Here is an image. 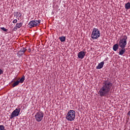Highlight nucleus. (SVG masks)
Segmentation results:
<instances>
[{
	"mask_svg": "<svg viewBox=\"0 0 130 130\" xmlns=\"http://www.w3.org/2000/svg\"><path fill=\"white\" fill-rule=\"evenodd\" d=\"M113 84L111 82L106 80L103 83L102 87L100 89L98 94L101 97H105L109 94L110 91L112 90Z\"/></svg>",
	"mask_w": 130,
	"mask_h": 130,
	"instance_id": "f257e3e1",
	"label": "nucleus"
},
{
	"mask_svg": "<svg viewBox=\"0 0 130 130\" xmlns=\"http://www.w3.org/2000/svg\"><path fill=\"white\" fill-rule=\"evenodd\" d=\"M66 118L68 121H73L76 118V112L73 110H70L67 113Z\"/></svg>",
	"mask_w": 130,
	"mask_h": 130,
	"instance_id": "f03ea898",
	"label": "nucleus"
},
{
	"mask_svg": "<svg viewBox=\"0 0 130 130\" xmlns=\"http://www.w3.org/2000/svg\"><path fill=\"white\" fill-rule=\"evenodd\" d=\"M127 36L124 35L121 37L119 41V46L120 48H125L126 46V44H127Z\"/></svg>",
	"mask_w": 130,
	"mask_h": 130,
	"instance_id": "7ed1b4c3",
	"label": "nucleus"
},
{
	"mask_svg": "<svg viewBox=\"0 0 130 130\" xmlns=\"http://www.w3.org/2000/svg\"><path fill=\"white\" fill-rule=\"evenodd\" d=\"M100 35H101V33L98 28H96L95 27L93 28L91 36V38H92L93 40H95V39H98L100 37Z\"/></svg>",
	"mask_w": 130,
	"mask_h": 130,
	"instance_id": "20e7f679",
	"label": "nucleus"
},
{
	"mask_svg": "<svg viewBox=\"0 0 130 130\" xmlns=\"http://www.w3.org/2000/svg\"><path fill=\"white\" fill-rule=\"evenodd\" d=\"M44 116V113H43V112L40 111L36 113L35 118L38 122H40L43 119Z\"/></svg>",
	"mask_w": 130,
	"mask_h": 130,
	"instance_id": "39448f33",
	"label": "nucleus"
},
{
	"mask_svg": "<svg viewBox=\"0 0 130 130\" xmlns=\"http://www.w3.org/2000/svg\"><path fill=\"white\" fill-rule=\"evenodd\" d=\"M20 111L21 110L20 109H16L15 110H14L10 116V119H13L14 117H17V116H19V114H20Z\"/></svg>",
	"mask_w": 130,
	"mask_h": 130,
	"instance_id": "423d86ee",
	"label": "nucleus"
},
{
	"mask_svg": "<svg viewBox=\"0 0 130 130\" xmlns=\"http://www.w3.org/2000/svg\"><path fill=\"white\" fill-rule=\"evenodd\" d=\"M27 51V49L26 48H22L19 51H18L17 54L18 57H20L21 56H23L25 54V52Z\"/></svg>",
	"mask_w": 130,
	"mask_h": 130,
	"instance_id": "0eeeda50",
	"label": "nucleus"
},
{
	"mask_svg": "<svg viewBox=\"0 0 130 130\" xmlns=\"http://www.w3.org/2000/svg\"><path fill=\"white\" fill-rule=\"evenodd\" d=\"M85 55H86V52L81 51L78 53L77 56L78 58H80V59H83V58L85 57Z\"/></svg>",
	"mask_w": 130,
	"mask_h": 130,
	"instance_id": "6e6552de",
	"label": "nucleus"
},
{
	"mask_svg": "<svg viewBox=\"0 0 130 130\" xmlns=\"http://www.w3.org/2000/svg\"><path fill=\"white\" fill-rule=\"evenodd\" d=\"M32 22L34 24H35V25H36V27H37V26H39L40 25V23H41V20H37L36 19L32 20Z\"/></svg>",
	"mask_w": 130,
	"mask_h": 130,
	"instance_id": "1a4fd4ad",
	"label": "nucleus"
},
{
	"mask_svg": "<svg viewBox=\"0 0 130 130\" xmlns=\"http://www.w3.org/2000/svg\"><path fill=\"white\" fill-rule=\"evenodd\" d=\"M23 25V23L20 22L19 23H17L16 25L14 26V30H18V29L21 28Z\"/></svg>",
	"mask_w": 130,
	"mask_h": 130,
	"instance_id": "9d476101",
	"label": "nucleus"
},
{
	"mask_svg": "<svg viewBox=\"0 0 130 130\" xmlns=\"http://www.w3.org/2000/svg\"><path fill=\"white\" fill-rule=\"evenodd\" d=\"M103 66H104V62L102 61L100 63H99L98 66H96V70H100L103 68Z\"/></svg>",
	"mask_w": 130,
	"mask_h": 130,
	"instance_id": "9b49d317",
	"label": "nucleus"
},
{
	"mask_svg": "<svg viewBox=\"0 0 130 130\" xmlns=\"http://www.w3.org/2000/svg\"><path fill=\"white\" fill-rule=\"evenodd\" d=\"M28 26L29 28H33L34 27H36L34 23L33 22V20L30 21L28 23Z\"/></svg>",
	"mask_w": 130,
	"mask_h": 130,
	"instance_id": "f8f14e48",
	"label": "nucleus"
},
{
	"mask_svg": "<svg viewBox=\"0 0 130 130\" xmlns=\"http://www.w3.org/2000/svg\"><path fill=\"white\" fill-rule=\"evenodd\" d=\"M119 46V45L118 44H116L114 45L113 46V50H114V51H117Z\"/></svg>",
	"mask_w": 130,
	"mask_h": 130,
	"instance_id": "ddd939ff",
	"label": "nucleus"
},
{
	"mask_svg": "<svg viewBox=\"0 0 130 130\" xmlns=\"http://www.w3.org/2000/svg\"><path fill=\"white\" fill-rule=\"evenodd\" d=\"M125 52V48H121L119 52V55H123V53Z\"/></svg>",
	"mask_w": 130,
	"mask_h": 130,
	"instance_id": "4468645a",
	"label": "nucleus"
},
{
	"mask_svg": "<svg viewBox=\"0 0 130 130\" xmlns=\"http://www.w3.org/2000/svg\"><path fill=\"white\" fill-rule=\"evenodd\" d=\"M125 9L126 10H129L130 9V3L128 2L125 4Z\"/></svg>",
	"mask_w": 130,
	"mask_h": 130,
	"instance_id": "2eb2a0df",
	"label": "nucleus"
},
{
	"mask_svg": "<svg viewBox=\"0 0 130 130\" xmlns=\"http://www.w3.org/2000/svg\"><path fill=\"white\" fill-rule=\"evenodd\" d=\"M59 39L61 41V42H64L66 41V37L61 36L59 38Z\"/></svg>",
	"mask_w": 130,
	"mask_h": 130,
	"instance_id": "dca6fc26",
	"label": "nucleus"
},
{
	"mask_svg": "<svg viewBox=\"0 0 130 130\" xmlns=\"http://www.w3.org/2000/svg\"><path fill=\"white\" fill-rule=\"evenodd\" d=\"M25 81V76H23L19 80V81H18L19 83H24V81Z\"/></svg>",
	"mask_w": 130,
	"mask_h": 130,
	"instance_id": "f3484780",
	"label": "nucleus"
},
{
	"mask_svg": "<svg viewBox=\"0 0 130 130\" xmlns=\"http://www.w3.org/2000/svg\"><path fill=\"white\" fill-rule=\"evenodd\" d=\"M20 83L18 81L14 82L13 84H12V87L14 88L15 87H16V86H18V84H19Z\"/></svg>",
	"mask_w": 130,
	"mask_h": 130,
	"instance_id": "a211bd4d",
	"label": "nucleus"
},
{
	"mask_svg": "<svg viewBox=\"0 0 130 130\" xmlns=\"http://www.w3.org/2000/svg\"><path fill=\"white\" fill-rule=\"evenodd\" d=\"M17 17H21L22 15H21V13L19 12H16Z\"/></svg>",
	"mask_w": 130,
	"mask_h": 130,
	"instance_id": "6ab92c4d",
	"label": "nucleus"
},
{
	"mask_svg": "<svg viewBox=\"0 0 130 130\" xmlns=\"http://www.w3.org/2000/svg\"><path fill=\"white\" fill-rule=\"evenodd\" d=\"M1 29L3 30V31H5V32H7V29L6 28L4 27H1Z\"/></svg>",
	"mask_w": 130,
	"mask_h": 130,
	"instance_id": "aec40b11",
	"label": "nucleus"
},
{
	"mask_svg": "<svg viewBox=\"0 0 130 130\" xmlns=\"http://www.w3.org/2000/svg\"><path fill=\"white\" fill-rule=\"evenodd\" d=\"M17 22H18V20L17 19H14L13 21H12V23L13 24H16V23H17Z\"/></svg>",
	"mask_w": 130,
	"mask_h": 130,
	"instance_id": "412c9836",
	"label": "nucleus"
},
{
	"mask_svg": "<svg viewBox=\"0 0 130 130\" xmlns=\"http://www.w3.org/2000/svg\"><path fill=\"white\" fill-rule=\"evenodd\" d=\"M3 74H4V71H3V70H2L1 69H0V76L1 75H3Z\"/></svg>",
	"mask_w": 130,
	"mask_h": 130,
	"instance_id": "4be33fe9",
	"label": "nucleus"
},
{
	"mask_svg": "<svg viewBox=\"0 0 130 130\" xmlns=\"http://www.w3.org/2000/svg\"><path fill=\"white\" fill-rule=\"evenodd\" d=\"M28 52H31V48H29L28 49Z\"/></svg>",
	"mask_w": 130,
	"mask_h": 130,
	"instance_id": "5701e85b",
	"label": "nucleus"
},
{
	"mask_svg": "<svg viewBox=\"0 0 130 130\" xmlns=\"http://www.w3.org/2000/svg\"><path fill=\"white\" fill-rule=\"evenodd\" d=\"M127 115H129V116H130V110L128 112Z\"/></svg>",
	"mask_w": 130,
	"mask_h": 130,
	"instance_id": "b1692460",
	"label": "nucleus"
}]
</instances>
